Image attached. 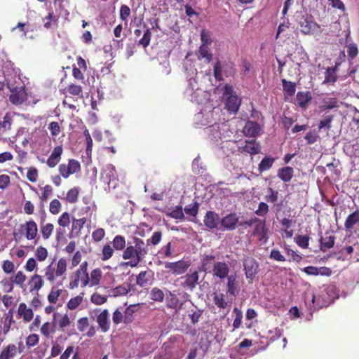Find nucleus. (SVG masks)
<instances>
[{
	"label": "nucleus",
	"instance_id": "8fccbe9b",
	"mask_svg": "<svg viewBox=\"0 0 359 359\" xmlns=\"http://www.w3.org/2000/svg\"><path fill=\"white\" fill-rule=\"evenodd\" d=\"M324 83H334L337 80V74L335 68H327L325 73Z\"/></svg>",
	"mask_w": 359,
	"mask_h": 359
},
{
	"label": "nucleus",
	"instance_id": "aec40b11",
	"mask_svg": "<svg viewBox=\"0 0 359 359\" xmlns=\"http://www.w3.org/2000/svg\"><path fill=\"white\" fill-rule=\"evenodd\" d=\"M227 279V293L231 296L235 297L238 294L239 292V285L238 282L237 280L236 275H230L226 278Z\"/></svg>",
	"mask_w": 359,
	"mask_h": 359
},
{
	"label": "nucleus",
	"instance_id": "9b49d317",
	"mask_svg": "<svg viewBox=\"0 0 359 359\" xmlns=\"http://www.w3.org/2000/svg\"><path fill=\"white\" fill-rule=\"evenodd\" d=\"M79 282L81 283V287H84L87 286L90 282L88 273L76 270L74 274V280L69 283V288L73 290L78 287Z\"/></svg>",
	"mask_w": 359,
	"mask_h": 359
},
{
	"label": "nucleus",
	"instance_id": "bf43d9fd",
	"mask_svg": "<svg viewBox=\"0 0 359 359\" xmlns=\"http://www.w3.org/2000/svg\"><path fill=\"white\" fill-rule=\"evenodd\" d=\"M275 158H262L259 164V170L260 172L269 170L274 162Z\"/></svg>",
	"mask_w": 359,
	"mask_h": 359
},
{
	"label": "nucleus",
	"instance_id": "f8f14e48",
	"mask_svg": "<svg viewBox=\"0 0 359 359\" xmlns=\"http://www.w3.org/2000/svg\"><path fill=\"white\" fill-rule=\"evenodd\" d=\"M255 224V228L252 232L251 236H257L259 241L265 243L268 239V229L266 227L265 219L261 220L259 219V222H256Z\"/></svg>",
	"mask_w": 359,
	"mask_h": 359
},
{
	"label": "nucleus",
	"instance_id": "5fc2aeb1",
	"mask_svg": "<svg viewBox=\"0 0 359 359\" xmlns=\"http://www.w3.org/2000/svg\"><path fill=\"white\" fill-rule=\"evenodd\" d=\"M199 204L197 202H194L192 204L186 205L184 208V212L189 216L196 217L198 212Z\"/></svg>",
	"mask_w": 359,
	"mask_h": 359
},
{
	"label": "nucleus",
	"instance_id": "c9c22d12",
	"mask_svg": "<svg viewBox=\"0 0 359 359\" xmlns=\"http://www.w3.org/2000/svg\"><path fill=\"white\" fill-rule=\"evenodd\" d=\"M182 303L180 302L177 297L170 292L169 296L167 297V307L173 309H180L182 306Z\"/></svg>",
	"mask_w": 359,
	"mask_h": 359
},
{
	"label": "nucleus",
	"instance_id": "f257e3e1",
	"mask_svg": "<svg viewBox=\"0 0 359 359\" xmlns=\"http://www.w3.org/2000/svg\"><path fill=\"white\" fill-rule=\"evenodd\" d=\"M146 245L147 243L142 239L133 237V242H128L127 247L122 254V258L128 261L123 262L121 265L131 268L136 267L149 252Z\"/></svg>",
	"mask_w": 359,
	"mask_h": 359
},
{
	"label": "nucleus",
	"instance_id": "7ed1b4c3",
	"mask_svg": "<svg viewBox=\"0 0 359 359\" xmlns=\"http://www.w3.org/2000/svg\"><path fill=\"white\" fill-rule=\"evenodd\" d=\"M295 19L300 31L304 34L313 35L321 32L319 25L313 20L311 15L302 12L297 13Z\"/></svg>",
	"mask_w": 359,
	"mask_h": 359
},
{
	"label": "nucleus",
	"instance_id": "c85d7f7f",
	"mask_svg": "<svg viewBox=\"0 0 359 359\" xmlns=\"http://www.w3.org/2000/svg\"><path fill=\"white\" fill-rule=\"evenodd\" d=\"M139 304H131L128 306L124 312L123 323L125 324H129L133 320V314L137 311Z\"/></svg>",
	"mask_w": 359,
	"mask_h": 359
},
{
	"label": "nucleus",
	"instance_id": "5701e85b",
	"mask_svg": "<svg viewBox=\"0 0 359 359\" xmlns=\"http://www.w3.org/2000/svg\"><path fill=\"white\" fill-rule=\"evenodd\" d=\"M18 315L22 317L25 323L31 321L34 317L33 311L27 306L25 303H20L18 309Z\"/></svg>",
	"mask_w": 359,
	"mask_h": 359
},
{
	"label": "nucleus",
	"instance_id": "f3484780",
	"mask_svg": "<svg viewBox=\"0 0 359 359\" xmlns=\"http://www.w3.org/2000/svg\"><path fill=\"white\" fill-rule=\"evenodd\" d=\"M260 130V126L257 122L248 121L246 122L243 132L247 137H255L259 135Z\"/></svg>",
	"mask_w": 359,
	"mask_h": 359
},
{
	"label": "nucleus",
	"instance_id": "20e7f679",
	"mask_svg": "<svg viewBox=\"0 0 359 359\" xmlns=\"http://www.w3.org/2000/svg\"><path fill=\"white\" fill-rule=\"evenodd\" d=\"M13 236L15 241L20 240L22 236L28 241L35 240L38 236L36 223L33 219L25 222V224L20 225L18 232H14Z\"/></svg>",
	"mask_w": 359,
	"mask_h": 359
},
{
	"label": "nucleus",
	"instance_id": "a18cd8bd",
	"mask_svg": "<svg viewBox=\"0 0 359 359\" xmlns=\"http://www.w3.org/2000/svg\"><path fill=\"white\" fill-rule=\"evenodd\" d=\"M114 249L113 246L111 247L109 244H105L102 250V257L101 259L102 261H107L112 257Z\"/></svg>",
	"mask_w": 359,
	"mask_h": 359
},
{
	"label": "nucleus",
	"instance_id": "680f3d73",
	"mask_svg": "<svg viewBox=\"0 0 359 359\" xmlns=\"http://www.w3.org/2000/svg\"><path fill=\"white\" fill-rule=\"evenodd\" d=\"M107 300L106 296H103L99 293L95 292L91 295L90 301L95 305H102L104 304Z\"/></svg>",
	"mask_w": 359,
	"mask_h": 359
},
{
	"label": "nucleus",
	"instance_id": "f704fd0d",
	"mask_svg": "<svg viewBox=\"0 0 359 359\" xmlns=\"http://www.w3.org/2000/svg\"><path fill=\"white\" fill-rule=\"evenodd\" d=\"M100 180L105 185H107L108 189H109L111 182L115 180L114 170L110 169L104 170L101 173Z\"/></svg>",
	"mask_w": 359,
	"mask_h": 359
},
{
	"label": "nucleus",
	"instance_id": "69168bd1",
	"mask_svg": "<svg viewBox=\"0 0 359 359\" xmlns=\"http://www.w3.org/2000/svg\"><path fill=\"white\" fill-rule=\"evenodd\" d=\"M57 223L60 226L67 227L70 224V216L67 212H63L58 218Z\"/></svg>",
	"mask_w": 359,
	"mask_h": 359
},
{
	"label": "nucleus",
	"instance_id": "09e8293b",
	"mask_svg": "<svg viewBox=\"0 0 359 359\" xmlns=\"http://www.w3.org/2000/svg\"><path fill=\"white\" fill-rule=\"evenodd\" d=\"M0 283L5 292L9 293L13 292L14 289V283L11 278H4L0 281Z\"/></svg>",
	"mask_w": 359,
	"mask_h": 359
},
{
	"label": "nucleus",
	"instance_id": "9d476101",
	"mask_svg": "<svg viewBox=\"0 0 359 359\" xmlns=\"http://www.w3.org/2000/svg\"><path fill=\"white\" fill-rule=\"evenodd\" d=\"M190 266V263L184 260L175 262H166L165 268L169 269L175 275H181L187 271Z\"/></svg>",
	"mask_w": 359,
	"mask_h": 359
},
{
	"label": "nucleus",
	"instance_id": "4be33fe9",
	"mask_svg": "<svg viewBox=\"0 0 359 359\" xmlns=\"http://www.w3.org/2000/svg\"><path fill=\"white\" fill-rule=\"evenodd\" d=\"M46 216L41 218L40 221V232L44 240H48L51 236L54 231V225L52 223H44Z\"/></svg>",
	"mask_w": 359,
	"mask_h": 359
},
{
	"label": "nucleus",
	"instance_id": "37998d69",
	"mask_svg": "<svg viewBox=\"0 0 359 359\" xmlns=\"http://www.w3.org/2000/svg\"><path fill=\"white\" fill-rule=\"evenodd\" d=\"M102 277V271L100 269H95L93 270L90 273V285L95 286L99 285L100 279Z\"/></svg>",
	"mask_w": 359,
	"mask_h": 359
},
{
	"label": "nucleus",
	"instance_id": "0e129e2a",
	"mask_svg": "<svg viewBox=\"0 0 359 359\" xmlns=\"http://www.w3.org/2000/svg\"><path fill=\"white\" fill-rule=\"evenodd\" d=\"M61 203L57 199H53L50 203L49 210L53 215H57L61 210Z\"/></svg>",
	"mask_w": 359,
	"mask_h": 359
},
{
	"label": "nucleus",
	"instance_id": "6ab92c4d",
	"mask_svg": "<svg viewBox=\"0 0 359 359\" xmlns=\"http://www.w3.org/2000/svg\"><path fill=\"white\" fill-rule=\"evenodd\" d=\"M153 272L151 271H142L137 276L136 284L141 287H145L150 285Z\"/></svg>",
	"mask_w": 359,
	"mask_h": 359
},
{
	"label": "nucleus",
	"instance_id": "4c0bfd02",
	"mask_svg": "<svg viewBox=\"0 0 359 359\" xmlns=\"http://www.w3.org/2000/svg\"><path fill=\"white\" fill-rule=\"evenodd\" d=\"M14 284L18 285L20 288H22L25 285V282L27 279L26 275L22 271H18L14 276L11 277Z\"/></svg>",
	"mask_w": 359,
	"mask_h": 359
},
{
	"label": "nucleus",
	"instance_id": "e433bc0d",
	"mask_svg": "<svg viewBox=\"0 0 359 359\" xmlns=\"http://www.w3.org/2000/svg\"><path fill=\"white\" fill-rule=\"evenodd\" d=\"M283 88L285 94L288 96H293L296 91L295 83L287 81L286 79H282Z\"/></svg>",
	"mask_w": 359,
	"mask_h": 359
},
{
	"label": "nucleus",
	"instance_id": "3c124183",
	"mask_svg": "<svg viewBox=\"0 0 359 359\" xmlns=\"http://www.w3.org/2000/svg\"><path fill=\"white\" fill-rule=\"evenodd\" d=\"M130 291L129 285H118L111 290L112 295L114 297L124 295L128 294Z\"/></svg>",
	"mask_w": 359,
	"mask_h": 359
},
{
	"label": "nucleus",
	"instance_id": "2f4dec72",
	"mask_svg": "<svg viewBox=\"0 0 359 359\" xmlns=\"http://www.w3.org/2000/svg\"><path fill=\"white\" fill-rule=\"evenodd\" d=\"M196 84V81L194 79V76H191L189 78V88L187 89V91L191 93V95L192 96V100L194 99V101L196 102H199V100L196 98V95H198L199 93H201L202 90H200L198 88H196L195 89V86Z\"/></svg>",
	"mask_w": 359,
	"mask_h": 359
},
{
	"label": "nucleus",
	"instance_id": "a878e982",
	"mask_svg": "<svg viewBox=\"0 0 359 359\" xmlns=\"http://www.w3.org/2000/svg\"><path fill=\"white\" fill-rule=\"evenodd\" d=\"M17 349L15 345L8 344L0 353V359H12L15 355Z\"/></svg>",
	"mask_w": 359,
	"mask_h": 359
},
{
	"label": "nucleus",
	"instance_id": "ea45409f",
	"mask_svg": "<svg viewBox=\"0 0 359 359\" xmlns=\"http://www.w3.org/2000/svg\"><path fill=\"white\" fill-rule=\"evenodd\" d=\"M84 293L81 292L79 295H77L73 298H71L67 304V306L70 310L76 309L83 302Z\"/></svg>",
	"mask_w": 359,
	"mask_h": 359
},
{
	"label": "nucleus",
	"instance_id": "c03bdc74",
	"mask_svg": "<svg viewBox=\"0 0 359 359\" xmlns=\"http://www.w3.org/2000/svg\"><path fill=\"white\" fill-rule=\"evenodd\" d=\"M333 120V116L332 115H325L323 116V118L320 121L318 124V129L320 130L322 129H326L327 130H329L332 126L331 123Z\"/></svg>",
	"mask_w": 359,
	"mask_h": 359
},
{
	"label": "nucleus",
	"instance_id": "774afa93",
	"mask_svg": "<svg viewBox=\"0 0 359 359\" xmlns=\"http://www.w3.org/2000/svg\"><path fill=\"white\" fill-rule=\"evenodd\" d=\"M55 330L49 322L43 323L41 327V333L46 337H49L50 333H54Z\"/></svg>",
	"mask_w": 359,
	"mask_h": 359
},
{
	"label": "nucleus",
	"instance_id": "49530a36",
	"mask_svg": "<svg viewBox=\"0 0 359 359\" xmlns=\"http://www.w3.org/2000/svg\"><path fill=\"white\" fill-rule=\"evenodd\" d=\"M212 55L209 53V48L205 44H203L198 50V57L199 59L205 58L206 62H210Z\"/></svg>",
	"mask_w": 359,
	"mask_h": 359
},
{
	"label": "nucleus",
	"instance_id": "0eeeda50",
	"mask_svg": "<svg viewBox=\"0 0 359 359\" xmlns=\"http://www.w3.org/2000/svg\"><path fill=\"white\" fill-rule=\"evenodd\" d=\"M222 72L226 76H229L234 73L233 65L231 62H221L217 60L214 65V76L217 81L223 80Z\"/></svg>",
	"mask_w": 359,
	"mask_h": 359
},
{
	"label": "nucleus",
	"instance_id": "4468645a",
	"mask_svg": "<svg viewBox=\"0 0 359 359\" xmlns=\"http://www.w3.org/2000/svg\"><path fill=\"white\" fill-rule=\"evenodd\" d=\"M238 222V217L234 212L224 216L220 221L222 226L226 230H234Z\"/></svg>",
	"mask_w": 359,
	"mask_h": 359
},
{
	"label": "nucleus",
	"instance_id": "338daca9",
	"mask_svg": "<svg viewBox=\"0 0 359 359\" xmlns=\"http://www.w3.org/2000/svg\"><path fill=\"white\" fill-rule=\"evenodd\" d=\"M48 128L50 131V134L53 137L57 136L61 132L60 124L58 122L56 121L50 122L48 125Z\"/></svg>",
	"mask_w": 359,
	"mask_h": 359
},
{
	"label": "nucleus",
	"instance_id": "603ef678",
	"mask_svg": "<svg viewBox=\"0 0 359 359\" xmlns=\"http://www.w3.org/2000/svg\"><path fill=\"white\" fill-rule=\"evenodd\" d=\"M48 255L47 249L43 246H39L35 251V256L38 261L43 262L46 259Z\"/></svg>",
	"mask_w": 359,
	"mask_h": 359
},
{
	"label": "nucleus",
	"instance_id": "ddd939ff",
	"mask_svg": "<svg viewBox=\"0 0 359 359\" xmlns=\"http://www.w3.org/2000/svg\"><path fill=\"white\" fill-rule=\"evenodd\" d=\"M181 278L184 280V282L182 283V285L184 288L193 290L198 284V271H195L193 273H187L184 276H182Z\"/></svg>",
	"mask_w": 359,
	"mask_h": 359
},
{
	"label": "nucleus",
	"instance_id": "423d86ee",
	"mask_svg": "<svg viewBox=\"0 0 359 359\" xmlns=\"http://www.w3.org/2000/svg\"><path fill=\"white\" fill-rule=\"evenodd\" d=\"M229 126L225 123L214 124L206 128V133L212 141L218 142L219 140L226 138V133H228Z\"/></svg>",
	"mask_w": 359,
	"mask_h": 359
},
{
	"label": "nucleus",
	"instance_id": "1a4fd4ad",
	"mask_svg": "<svg viewBox=\"0 0 359 359\" xmlns=\"http://www.w3.org/2000/svg\"><path fill=\"white\" fill-rule=\"evenodd\" d=\"M211 272L214 278L222 280L228 277L230 272V268L228 264L224 261L216 262L213 264Z\"/></svg>",
	"mask_w": 359,
	"mask_h": 359
},
{
	"label": "nucleus",
	"instance_id": "cd10ccee",
	"mask_svg": "<svg viewBox=\"0 0 359 359\" xmlns=\"http://www.w3.org/2000/svg\"><path fill=\"white\" fill-rule=\"evenodd\" d=\"M213 301L218 308L223 309L231 306V302L226 301L225 295L223 293H215Z\"/></svg>",
	"mask_w": 359,
	"mask_h": 359
},
{
	"label": "nucleus",
	"instance_id": "72a5a7b5",
	"mask_svg": "<svg viewBox=\"0 0 359 359\" xmlns=\"http://www.w3.org/2000/svg\"><path fill=\"white\" fill-rule=\"evenodd\" d=\"M359 222V211L355 210L349 215L344 223V226L346 229H350L353 227L355 224Z\"/></svg>",
	"mask_w": 359,
	"mask_h": 359
},
{
	"label": "nucleus",
	"instance_id": "58836bf2",
	"mask_svg": "<svg viewBox=\"0 0 359 359\" xmlns=\"http://www.w3.org/2000/svg\"><path fill=\"white\" fill-rule=\"evenodd\" d=\"M149 295L151 300L157 302H162L165 297L163 290L157 287L151 289Z\"/></svg>",
	"mask_w": 359,
	"mask_h": 359
},
{
	"label": "nucleus",
	"instance_id": "a211bd4d",
	"mask_svg": "<svg viewBox=\"0 0 359 359\" xmlns=\"http://www.w3.org/2000/svg\"><path fill=\"white\" fill-rule=\"evenodd\" d=\"M97 322L103 332L110 329L109 313L107 309L102 311L97 317Z\"/></svg>",
	"mask_w": 359,
	"mask_h": 359
},
{
	"label": "nucleus",
	"instance_id": "e2e57ef3",
	"mask_svg": "<svg viewBox=\"0 0 359 359\" xmlns=\"http://www.w3.org/2000/svg\"><path fill=\"white\" fill-rule=\"evenodd\" d=\"M233 313H235L236 317L233 322V327L234 329H238L240 327V326L242 323L243 313L237 307H235L233 309Z\"/></svg>",
	"mask_w": 359,
	"mask_h": 359
},
{
	"label": "nucleus",
	"instance_id": "052dcab7",
	"mask_svg": "<svg viewBox=\"0 0 359 359\" xmlns=\"http://www.w3.org/2000/svg\"><path fill=\"white\" fill-rule=\"evenodd\" d=\"M55 276V268L50 264L45 269V277L50 282H54Z\"/></svg>",
	"mask_w": 359,
	"mask_h": 359
},
{
	"label": "nucleus",
	"instance_id": "f03ea898",
	"mask_svg": "<svg viewBox=\"0 0 359 359\" xmlns=\"http://www.w3.org/2000/svg\"><path fill=\"white\" fill-rule=\"evenodd\" d=\"M5 85L11 92L9 99L13 104H20L25 100L26 93L25 88L20 81L17 82L15 78L6 76Z\"/></svg>",
	"mask_w": 359,
	"mask_h": 359
},
{
	"label": "nucleus",
	"instance_id": "de8ad7c7",
	"mask_svg": "<svg viewBox=\"0 0 359 359\" xmlns=\"http://www.w3.org/2000/svg\"><path fill=\"white\" fill-rule=\"evenodd\" d=\"M67 271V261L65 258H60L55 269V276L57 277L62 276Z\"/></svg>",
	"mask_w": 359,
	"mask_h": 359
},
{
	"label": "nucleus",
	"instance_id": "412c9836",
	"mask_svg": "<svg viewBox=\"0 0 359 359\" xmlns=\"http://www.w3.org/2000/svg\"><path fill=\"white\" fill-rule=\"evenodd\" d=\"M28 284L29 285L30 292H38L43 286L44 281L41 275L34 273L32 276H31L28 281Z\"/></svg>",
	"mask_w": 359,
	"mask_h": 359
},
{
	"label": "nucleus",
	"instance_id": "a19ab883",
	"mask_svg": "<svg viewBox=\"0 0 359 359\" xmlns=\"http://www.w3.org/2000/svg\"><path fill=\"white\" fill-rule=\"evenodd\" d=\"M79 194V189L78 187H74L67 191L65 199L69 203H75L78 201Z\"/></svg>",
	"mask_w": 359,
	"mask_h": 359
},
{
	"label": "nucleus",
	"instance_id": "13d9d810",
	"mask_svg": "<svg viewBox=\"0 0 359 359\" xmlns=\"http://www.w3.org/2000/svg\"><path fill=\"white\" fill-rule=\"evenodd\" d=\"M267 192L269 194L265 196V200L268 203H276L278 198V191L269 187L267 189Z\"/></svg>",
	"mask_w": 359,
	"mask_h": 359
},
{
	"label": "nucleus",
	"instance_id": "4d7b16f0",
	"mask_svg": "<svg viewBox=\"0 0 359 359\" xmlns=\"http://www.w3.org/2000/svg\"><path fill=\"white\" fill-rule=\"evenodd\" d=\"M310 237L308 235H299L296 237V243L302 248L306 249L309 245Z\"/></svg>",
	"mask_w": 359,
	"mask_h": 359
},
{
	"label": "nucleus",
	"instance_id": "bb28decb",
	"mask_svg": "<svg viewBox=\"0 0 359 359\" xmlns=\"http://www.w3.org/2000/svg\"><path fill=\"white\" fill-rule=\"evenodd\" d=\"M335 239L334 236H329L325 238L321 237L319 240L320 250L325 252L327 249L332 248L334 245Z\"/></svg>",
	"mask_w": 359,
	"mask_h": 359
},
{
	"label": "nucleus",
	"instance_id": "39448f33",
	"mask_svg": "<svg viewBox=\"0 0 359 359\" xmlns=\"http://www.w3.org/2000/svg\"><path fill=\"white\" fill-rule=\"evenodd\" d=\"M223 95L226 97L225 107L232 113H236L241 106V100L233 91L232 86L226 84L223 88Z\"/></svg>",
	"mask_w": 359,
	"mask_h": 359
},
{
	"label": "nucleus",
	"instance_id": "6e6d98bb",
	"mask_svg": "<svg viewBox=\"0 0 359 359\" xmlns=\"http://www.w3.org/2000/svg\"><path fill=\"white\" fill-rule=\"evenodd\" d=\"M86 222V218L74 219L72 225V231L79 233Z\"/></svg>",
	"mask_w": 359,
	"mask_h": 359
},
{
	"label": "nucleus",
	"instance_id": "393cba45",
	"mask_svg": "<svg viewBox=\"0 0 359 359\" xmlns=\"http://www.w3.org/2000/svg\"><path fill=\"white\" fill-rule=\"evenodd\" d=\"M277 175L282 181L288 182L294 175L293 168L289 166L280 168L278 171Z\"/></svg>",
	"mask_w": 359,
	"mask_h": 359
},
{
	"label": "nucleus",
	"instance_id": "864d4df0",
	"mask_svg": "<svg viewBox=\"0 0 359 359\" xmlns=\"http://www.w3.org/2000/svg\"><path fill=\"white\" fill-rule=\"evenodd\" d=\"M162 239V232L161 231H155L150 238L147 240V245H156Z\"/></svg>",
	"mask_w": 359,
	"mask_h": 359
},
{
	"label": "nucleus",
	"instance_id": "7c9ffc66",
	"mask_svg": "<svg viewBox=\"0 0 359 359\" xmlns=\"http://www.w3.org/2000/svg\"><path fill=\"white\" fill-rule=\"evenodd\" d=\"M111 243L114 249L117 251H123L127 247L126 238L123 236L121 235L116 236L114 238Z\"/></svg>",
	"mask_w": 359,
	"mask_h": 359
},
{
	"label": "nucleus",
	"instance_id": "b1692460",
	"mask_svg": "<svg viewBox=\"0 0 359 359\" xmlns=\"http://www.w3.org/2000/svg\"><path fill=\"white\" fill-rule=\"evenodd\" d=\"M261 147L255 140L245 142V146L243 147L242 151L244 153L250 155H256L260 152Z\"/></svg>",
	"mask_w": 359,
	"mask_h": 359
},
{
	"label": "nucleus",
	"instance_id": "79ce46f5",
	"mask_svg": "<svg viewBox=\"0 0 359 359\" xmlns=\"http://www.w3.org/2000/svg\"><path fill=\"white\" fill-rule=\"evenodd\" d=\"M41 133L42 134L41 131L38 130H35L34 131H33L29 135L28 139H25L24 140H22L23 145H25V144L30 143L31 145L36 146Z\"/></svg>",
	"mask_w": 359,
	"mask_h": 359
},
{
	"label": "nucleus",
	"instance_id": "dca6fc26",
	"mask_svg": "<svg viewBox=\"0 0 359 359\" xmlns=\"http://www.w3.org/2000/svg\"><path fill=\"white\" fill-rule=\"evenodd\" d=\"M215 259L216 256L213 254L203 255L201 260V266L198 268L199 271L205 273L211 272L210 269H212V264Z\"/></svg>",
	"mask_w": 359,
	"mask_h": 359
},
{
	"label": "nucleus",
	"instance_id": "2eb2a0df",
	"mask_svg": "<svg viewBox=\"0 0 359 359\" xmlns=\"http://www.w3.org/2000/svg\"><path fill=\"white\" fill-rule=\"evenodd\" d=\"M203 222L207 228L210 229H217L220 223L219 216L213 211H208L204 217Z\"/></svg>",
	"mask_w": 359,
	"mask_h": 359
},
{
	"label": "nucleus",
	"instance_id": "c756f323",
	"mask_svg": "<svg viewBox=\"0 0 359 359\" xmlns=\"http://www.w3.org/2000/svg\"><path fill=\"white\" fill-rule=\"evenodd\" d=\"M297 100L299 104V106L302 108H304L306 107L308 103L311 100V93L307 92H298L297 94Z\"/></svg>",
	"mask_w": 359,
	"mask_h": 359
},
{
	"label": "nucleus",
	"instance_id": "6e6552de",
	"mask_svg": "<svg viewBox=\"0 0 359 359\" xmlns=\"http://www.w3.org/2000/svg\"><path fill=\"white\" fill-rule=\"evenodd\" d=\"M245 274L249 283H252L259 269L257 262L252 257H246L243 260Z\"/></svg>",
	"mask_w": 359,
	"mask_h": 359
},
{
	"label": "nucleus",
	"instance_id": "473e14b6",
	"mask_svg": "<svg viewBox=\"0 0 359 359\" xmlns=\"http://www.w3.org/2000/svg\"><path fill=\"white\" fill-rule=\"evenodd\" d=\"M12 121L13 115L11 113H6L3 117V120L0 121V133H4L11 129Z\"/></svg>",
	"mask_w": 359,
	"mask_h": 359
}]
</instances>
